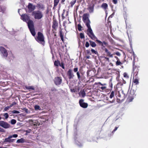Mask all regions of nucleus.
I'll list each match as a JSON object with an SVG mask.
<instances>
[{"mask_svg": "<svg viewBox=\"0 0 148 148\" xmlns=\"http://www.w3.org/2000/svg\"><path fill=\"white\" fill-rule=\"evenodd\" d=\"M34 109L36 110H41L40 107L38 105H36L34 106Z\"/></svg>", "mask_w": 148, "mask_h": 148, "instance_id": "32", "label": "nucleus"}, {"mask_svg": "<svg viewBox=\"0 0 148 148\" xmlns=\"http://www.w3.org/2000/svg\"><path fill=\"white\" fill-rule=\"evenodd\" d=\"M94 4H92V5H90L89 6L87 9L90 13L93 12L94 9Z\"/></svg>", "mask_w": 148, "mask_h": 148, "instance_id": "21", "label": "nucleus"}, {"mask_svg": "<svg viewBox=\"0 0 148 148\" xmlns=\"http://www.w3.org/2000/svg\"><path fill=\"white\" fill-rule=\"evenodd\" d=\"M64 12H63L62 14V19H64L65 18V17L64 16Z\"/></svg>", "mask_w": 148, "mask_h": 148, "instance_id": "51", "label": "nucleus"}, {"mask_svg": "<svg viewBox=\"0 0 148 148\" xmlns=\"http://www.w3.org/2000/svg\"><path fill=\"white\" fill-rule=\"evenodd\" d=\"M60 37L61 38V40L62 41H64V37L63 36L62 32V31L61 30V31L60 32Z\"/></svg>", "mask_w": 148, "mask_h": 148, "instance_id": "33", "label": "nucleus"}, {"mask_svg": "<svg viewBox=\"0 0 148 148\" xmlns=\"http://www.w3.org/2000/svg\"><path fill=\"white\" fill-rule=\"evenodd\" d=\"M16 104V103L15 102H13L12 104H11L9 106L10 108H11L14 105Z\"/></svg>", "mask_w": 148, "mask_h": 148, "instance_id": "49", "label": "nucleus"}, {"mask_svg": "<svg viewBox=\"0 0 148 148\" xmlns=\"http://www.w3.org/2000/svg\"><path fill=\"white\" fill-rule=\"evenodd\" d=\"M3 116L6 119H8L9 117L8 114L7 113H4Z\"/></svg>", "mask_w": 148, "mask_h": 148, "instance_id": "40", "label": "nucleus"}, {"mask_svg": "<svg viewBox=\"0 0 148 148\" xmlns=\"http://www.w3.org/2000/svg\"><path fill=\"white\" fill-rule=\"evenodd\" d=\"M76 0H75L74 1H72L70 3L71 4L72 6L74 5V4L76 3Z\"/></svg>", "mask_w": 148, "mask_h": 148, "instance_id": "43", "label": "nucleus"}, {"mask_svg": "<svg viewBox=\"0 0 148 148\" xmlns=\"http://www.w3.org/2000/svg\"><path fill=\"white\" fill-rule=\"evenodd\" d=\"M86 52L87 54H90V55H91V53L90 52V50H87Z\"/></svg>", "mask_w": 148, "mask_h": 148, "instance_id": "55", "label": "nucleus"}, {"mask_svg": "<svg viewBox=\"0 0 148 148\" xmlns=\"http://www.w3.org/2000/svg\"><path fill=\"white\" fill-rule=\"evenodd\" d=\"M112 2L114 4H116L117 3V0H112Z\"/></svg>", "mask_w": 148, "mask_h": 148, "instance_id": "53", "label": "nucleus"}, {"mask_svg": "<svg viewBox=\"0 0 148 148\" xmlns=\"http://www.w3.org/2000/svg\"><path fill=\"white\" fill-rule=\"evenodd\" d=\"M29 11L30 12H33L36 9V6L35 5H33L31 3H29L27 7Z\"/></svg>", "mask_w": 148, "mask_h": 148, "instance_id": "16", "label": "nucleus"}, {"mask_svg": "<svg viewBox=\"0 0 148 148\" xmlns=\"http://www.w3.org/2000/svg\"><path fill=\"white\" fill-rule=\"evenodd\" d=\"M3 130V129L2 128L0 127V131L2 132Z\"/></svg>", "mask_w": 148, "mask_h": 148, "instance_id": "63", "label": "nucleus"}, {"mask_svg": "<svg viewBox=\"0 0 148 148\" xmlns=\"http://www.w3.org/2000/svg\"><path fill=\"white\" fill-rule=\"evenodd\" d=\"M12 112L13 114H19L20 113L19 111L16 110H13Z\"/></svg>", "mask_w": 148, "mask_h": 148, "instance_id": "41", "label": "nucleus"}, {"mask_svg": "<svg viewBox=\"0 0 148 148\" xmlns=\"http://www.w3.org/2000/svg\"><path fill=\"white\" fill-rule=\"evenodd\" d=\"M29 29L34 28L33 22L32 21L29 20L27 23Z\"/></svg>", "mask_w": 148, "mask_h": 148, "instance_id": "20", "label": "nucleus"}, {"mask_svg": "<svg viewBox=\"0 0 148 148\" xmlns=\"http://www.w3.org/2000/svg\"><path fill=\"white\" fill-rule=\"evenodd\" d=\"M59 66L61 67L62 68L64 69H65V67L64 66V64L63 62H61V63L60 64Z\"/></svg>", "mask_w": 148, "mask_h": 148, "instance_id": "36", "label": "nucleus"}, {"mask_svg": "<svg viewBox=\"0 0 148 148\" xmlns=\"http://www.w3.org/2000/svg\"><path fill=\"white\" fill-rule=\"evenodd\" d=\"M86 58L87 59H90V56H87Z\"/></svg>", "mask_w": 148, "mask_h": 148, "instance_id": "59", "label": "nucleus"}, {"mask_svg": "<svg viewBox=\"0 0 148 148\" xmlns=\"http://www.w3.org/2000/svg\"><path fill=\"white\" fill-rule=\"evenodd\" d=\"M136 86H132L131 89L129 93V96L127 98L129 102H130L132 101L134 97L136 96L135 92L136 90Z\"/></svg>", "mask_w": 148, "mask_h": 148, "instance_id": "5", "label": "nucleus"}, {"mask_svg": "<svg viewBox=\"0 0 148 148\" xmlns=\"http://www.w3.org/2000/svg\"><path fill=\"white\" fill-rule=\"evenodd\" d=\"M51 90L52 91H56L57 90L55 88H53L51 89Z\"/></svg>", "mask_w": 148, "mask_h": 148, "instance_id": "52", "label": "nucleus"}, {"mask_svg": "<svg viewBox=\"0 0 148 148\" xmlns=\"http://www.w3.org/2000/svg\"><path fill=\"white\" fill-rule=\"evenodd\" d=\"M35 39L38 43L44 45L45 41V37L43 34L40 32H38L37 33V36L35 37Z\"/></svg>", "mask_w": 148, "mask_h": 148, "instance_id": "4", "label": "nucleus"}, {"mask_svg": "<svg viewBox=\"0 0 148 148\" xmlns=\"http://www.w3.org/2000/svg\"><path fill=\"white\" fill-rule=\"evenodd\" d=\"M60 0H54V7H56L58 4Z\"/></svg>", "mask_w": 148, "mask_h": 148, "instance_id": "31", "label": "nucleus"}, {"mask_svg": "<svg viewBox=\"0 0 148 148\" xmlns=\"http://www.w3.org/2000/svg\"><path fill=\"white\" fill-rule=\"evenodd\" d=\"M123 76L125 78L127 79H128L129 78V76L126 73V72L124 73L123 74Z\"/></svg>", "mask_w": 148, "mask_h": 148, "instance_id": "37", "label": "nucleus"}, {"mask_svg": "<svg viewBox=\"0 0 148 148\" xmlns=\"http://www.w3.org/2000/svg\"><path fill=\"white\" fill-rule=\"evenodd\" d=\"M104 58L106 60V61H107L109 62V59L107 57H104Z\"/></svg>", "mask_w": 148, "mask_h": 148, "instance_id": "56", "label": "nucleus"}, {"mask_svg": "<svg viewBox=\"0 0 148 148\" xmlns=\"http://www.w3.org/2000/svg\"><path fill=\"white\" fill-rule=\"evenodd\" d=\"M60 62L58 60L55 61L54 62V65L56 66H58L59 65Z\"/></svg>", "mask_w": 148, "mask_h": 148, "instance_id": "30", "label": "nucleus"}, {"mask_svg": "<svg viewBox=\"0 0 148 148\" xmlns=\"http://www.w3.org/2000/svg\"><path fill=\"white\" fill-rule=\"evenodd\" d=\"M82 26L80 24H78L77 25V29L79 31H81L82 29Z\"/></svg>", "mask_w": 148, "mask_h": 148, "instance_id": "34", "label": "nucleus"}, {"mask_svg": "<svg viewBox=\"0 0 148 148\" xmlns=\"http://www.w3.org/2000/svg\"><path fill=\"white\" fill-rule=\"evenodd\" d=\"M80 38L81 39L84 38V36L83 33H80Z\"/></svg>", "mask_w": 148, "mask_h": 148, "instance_id": "42", "label": "nucleus"}, {"mask_svg": "<svg viewBox=\"0 0 148 148\" xmlns=\"http://www.w3.org/2000/svg\"><path fill=\"white\" fill-rule=\"evenodd\" d=\"M89 14L87 13L84 14L82 16L83 20L88 28L87 30V34L92 40H95L97 37L94 34L90 25V22L88 18Z\"/></svg>", "mask_w": 148, "mask_h": 148, "instance_id": "1", "label": "nucleus"}, {"mask_svg": "<svg viewBox=\"0 0 148 148\" xmlns=\"http://www.w3.org/2000/svg\"><path fill=\"white\" fill-rule=\"evenodd\" d=\"M25 88L27 90H34L35 89L34 87L33 86H25Z\"/></svg>", "mask_w": 148, "mask_h": 148, "instance_id": "27", "label": "nucleus"}, {"mask_svg": "<svg viewBox=\"0 0 148 148\" xmlns=\"http://www.w3.org/2000/svg\"><path fill=\"white\" fill-rule=\"evenodd\" d=\"M122 94L120 93L119 92H118L117 95V97H118L117 99V101L119 103H120L123 101L125 98H123L122 97Z\"/></svg>", "mask_w": 148, "mask_h": 148, "instance_id": "15", "label": "nucleus"}, {"mask_svg": "<svg viewBox=\"0 0 148 148\" xmlns=\"http://www.w3.org/2000/svg\"><path fill=\"white\" fill-rule=\"evenodd\" d=\"M10 108V106H7V107H5L4 109V111H7L8 110L9 108Z\"/></svg>", "mask_w": 148, "mask_h": 148, "instance_id": "44", "label": "nucleus"}, {"mask_svg": "<svg viewBox=\"0 0 148 148\" xmlns=\"http://www.w3.org/2000/svg\"><path fill=\"white\" fill-rule=\"evenodd\" d=\"M128 91V89L122 90L121 93L122 94V98H125L126 97Z\"/></svg>", "mask_w": 148, "mask_h": 148, "instance_id": "18", "label": "nucleus"}, {"mask_svg": "<svg viewBox=\"0 0 148 148\" xmlns=\"http://www.w3.org/2000/svg\"><path fill=\"white\" fill-rule=\"evenodd\" d=\"M114 91H112L110 96V98H112L114 96Z\"/></svg>", "mask_w": 148, "mask_h": 148, "instance_id": "38", "label": "nucleus"}, {"mask_svg": "<svg viewBox=\"0 0 148 148\" xmlns=\"http://www.w3.org/2000/svg\"><path fill=\"white\" fill-rule=\"evenodd\" d=\"M89 46V44L88 42H86L85 44V46L86 47H88Z\"/></svg>", "mask_w": 148, "mask_h": 148, "instance_id": "48", "label": "nucleus"}, {"mask_svg": "<svg viewBox=\"0 0 148 148\" xmlns=\"http://www.w3.org/2000/svg\"><path fill=\"white\" fill-rule=\"evenodd\" d=\"M140 66H137L135 65H133V70L134 71V75L135 77L138 75V72L139 71Z\"/></svg>", "mask_w": 148, "mask_h": 148, "instance_id": "10", "label": "nucleus"}, {"mask_svg": "<svg viewBox=\"0 0 148 148\" xmlns=\"http://www.w3.org/2000/svg\"><path fill=\"white\" fill-rule=\"evenodd\" d=\"M16 123V121L15 119H12L11 121V123L13 125L15 124Z\"/></svg>", "mask_w": 148, "mask_h": 148, "instance_id": "39", "label": "nucleus"}, {"mask_svg": "<svg viewBox=\"0 0 148 148\" xmlns=\"http://www.w3.org/2000/svg\"><path fill=\"white\" fill-rule=\"evenodd\" d=\"M32 15L36 19H40L43 17V14L42 12L39 10H35L32 12Z\"/></svg>", "mask_w": 148, "mask_h": 148, "instance_id": "6", "label": "nucleus"}, {"mask_svg": "<svg viewBox=\"0 0 148 148\" xmlns=\"http://www.w3.org/2000/svg\"><path fill=\"white\" fill-rule=\"evenodd\" d=\"M65 1V0H61V3H63Z\"/></svg>", "mask_w": 148, "mask_h": 148, "instance_id": "60", "label": "nucleus"}, {"mask_svg": "<svg viewBox=\"0 0 148 148\" xmlns=\"http://www.w3.org/2000/svg\"><path fill=\"white\" fill-rule=\"evenodd\" d=\"M91 51L92 53H94L95 54H97V52L95 51V50H94L93 49H91Z\"/></svg>", "mask_w": 148, "mask_h": 148, "instance_id": "46", "label": "nucleus"}, {"mask_svg": "<svg viewBox=\"0 0 148 148\" xmlns=\"http://www.w3.org/2000/svg\"><path fill=\"white\" fill-rule=\"evenodd\" d=\"M66 75L68 78L70 79H73L75 76L72 70L71 69L68 70L66 73Z\"/></svg>", "mask_w": 148, "mask_h": 148, "instance_id": "8", "label": "nucleus"}, {"mask_svg": "<svg viewBox=\"0 0 148 148\" xmlns=\"http://www.w3.org/2000/svg\"><path fill=\"white\" fill-rule=\"evenodd\" d=\"M96 41L97 42L99 45L101 46L102 49L105 51L107 56L109 57L110 58H113L114 54H111L110 51H109L105 47L106 46L108 47V43L105 41H103V42L101 41L97 40Z\"/></svg>", "mask_w": 148, "mask_h": 148, "instance_id": "3", "label": "nucleus"}, {"mask_svg": "<svg viewBox=\"0 0 148 148\" xmlns=\"http://www.w3.org/2000/svg\"><path fill=\"white\" fill-rule=\"evenodd\" d=\"M0 126L5 129L8 128L10 126L8 123L3 121H0Z\"/></svg>", "mask_w": 148, "mask_h": 148, "instance_id": "11", "label": "nucleus"}, {"mask_svg": "<svg viewBox=\"0 0 148 148\" xmlns=\"http://www.w3.org/2000/svg\"><path fill=\"white\" fill-rule=\"evenodd\" d=\"M37 95V94H34L33 95V96H35Z\"/></svg>", "mask_w": 148, "mask_h": 148, "instance_id": "64", "label": "nucleus"}, {"mask_svg": "<svg viewBox=\"0 0 148 148\" xmlns=\"http://www.w3.org/2000/svg\"><path fill=\"white\" fill-rule=\"evenodd\" d=\"M101 7L106 12L108 8V5L106 3H103L101 5Z\"/></svg>", "mask_w": 148, "mask_h": 148, "instance_id": "22", "label": "nucleus"}, {"mask_svg": "<svg viewBox=\"0 0 148 148\" xmlns=\"http://www.w3.org/2000/svg\"><path fill=\"white\" fill-rule=\"evenodd\" d=\"M21 19L24 21H27L30 20L29 16L27 14H22L21 15Z\"/></svg>", "mask_w": 148, "mask_h": 148, "instance_id": "17", "label": "nucleus"}, {"mask_svg": "<svg viewBox=\"0 0 148 148\" xmlns=\"http://www.w3.org/2000/svg\"><path fill=\"white\" fill-rule=\"evenodd\" d=\"M80 93L83 97H84L86 96V94L84 89L81 90L80 92Z\"/></svg>", "mask_w": 148, "mask_h": 148, "instance_id": "28", "label": "nucleus"}, {"mask_svg": "<svg viewBox=\"0 0 148 148\" xmlns=\"http://www.w3.org/2000/svg\"><path fill=\"white\" fill-rule=\"evenodd\" d=\"M25 142V140L23 138H21L20 139H18L16 141V143H24Z\"/></svg>", "mask_w": 148, "mask_h": 148, "instance_id": "24", "label": "nucleus"}, {"mask_svg": "<svg viewBox=\"0 0 148 148\" xmlns=\"http://www.w3.org/2000/svg\"><path fill=\"white\" fill-rule=\"evenodd\" d=\"M29 29L32 35L34 36L36 35V32L34 28Z\"/></svg>", "mask_w": 148, "mask_h": 148, "instance_id": "25", "label": "nucleus"}, {"mask_svg": "<svg viewBox=\"0 0 148 148\" xmlns=\"http://www.w3.org/2000/svg\"><path fill=\"white\" fill-rule=\"evenodd\" d=\"M71 91H72L73 92H75V90L74 89H73V90L71 89Z\"/></svg>", "mask_w": 148, "mask_h": 148, "instance_id": "61", "label": "nucleus"}, {"mask_svg": "<svg viewBox=\"0 0 148 148\" xmlns=\"http://www.w3.org/2000/svg\"><path fill=\"white\" fill-rule=\"evenodd\" d=\"M58 27V23L56 19L53 18L52 22V28L54 30L56 31Z\"/></svg>", "mask_w": 148, "mask_h": 148, "instance_id": "12", "label": "nucleus"}, {"mask_svg": "<svg viewBox=\"0 0 148 148\" xmlns=\"http://www.w3.org/2000/svg\"><path fill=\"white\" fill-rule=\"evenodd\" d=\"M114 58L117 60H119V58H118V57L117 56H115Z\"/></svg>", "mask_w": 148, "mask_h": 148, "instance_id": "57", "label": "nucleus"}, {"mask_svg": "<svg viewBox=\"0 0 148 148\" xmlns=\"http://www.w3.org/2000/svg\"><path fill=\"white\" fill-rule=\"evenodd\" d=\"M10 136L11 138L12 137L16 138L18 137V135L17 134H14L12 135H10Z\"/></svg>", "mask_w": 148, "mask_h": 148, "instance_id": "45", "label": "nucleus"}, {"mask_svg": "<svg viewBox=\"0 0 148 148\" xmlns=\"http://www.w3.org/2000/svg\"><path fill=\"white\" fill-rule=\"evenodd\" d=\"M78 71V68L77 67L75 68L73 70V71L74 72H76V74L77 77V78L79 80V81H82V80L84 79V77L83 76V75H80L79 72Z\"/></svg>", "mask_w": 148, "mask_h": 148, "instance_id": "7", "label": "nucleus"}, {"mask_svg": "<svg viewBox=\"0 0 148 148\" xmlns=\"http://www.w3.org/2000/svg\"><path fill=\"white\" fill-rule=\"evenodd\" d=\"M113 54H114V55L116 54L117 56H120L121 55L120 53L119 52H117L116 53H113Z\"/></svg>", "mask_w": 148, "mask_h": 148, "instance_id": "47", "label": "nucleus"}, {"mask_svg": "<svg viewBox=\"0 0 148 148\" xmlns=\"http://www.w3.org/2000/svg\"><path fill=\"white\" fill-rule=\"evenodd\" d=\"M118 128V127H115L114 129L113 130V131L112 132V133H113L115 132L117 130Z\"/></svg>", "mask_w": 148, "mask_h": 148, "instance_id": "50", "label": "nucleus"}, {"mask_svg": "<svg viewBox=\"0 0 148 148\" xmlns=\"http://www.w3.org/2000/svg\"><path fill=\"white\" fill-rule=\"evenodd\" d=\"M116 72H117L116 73L117 74H118L119 75V76H120L119 73H119V71H117Z\"/></svg>", "mask_w": 148, "mask_h": 148, "instance_id": "58", "label": "nucleus"}, {"mask_svg": "<svg viewBox=\"0 0 148 148\" xmlns=\"http://www.w3.org/2000/svg\"><path fill=\"white\" fill-rule=\"evenodd\" d=\"M0 51L2 54L3 56L7 58L8 56V53L6 49L3 47H0Z\"/></svg>", "mask_w": 148, "mask_h": 148, "instance_id": "9", "label": "nucleus"}, {"mask_svg": "<svg viewBox=\"0 0 148 148\" xmlns=\"http://www.w3.org/2000/svg\"><path fill=\"white\" fill-rule=\"evenodd\" d=\"M98 87L101 90V91H104L106 90H111L112 88V80L110 79L108 84L106 83L102 84L99 82L97 83Z\"/></svg>", "mask_w": 148, "mask_h": 148, "instance_id": "2", "label": "nucleus"}, {"mask_svg": "<svg viewBox=\"0 0 148 148\" xmlns=\"http://www.w3.org/2000/svg\"><path fill=\"white\" fill-rule=\"evenodd\" d=\"M11 137H10V136H9L8 138H6L5 139L3 142H8L9 143L13 142L15 139H11Z\"/></svg>", "mask_w": 148, "mask_h": 148, "instance_id": "19", "label": "nucleus"}, {"mask_svg": "<svg viewBox=\"0 0 148 148\" xmlns=\"http://www.w3.org/2000/svg\"><path fill=\"white\" fill-rule=\"evenodd\" d=\"M37 7L39 9H40L42 10H43L45 8L44 5L42 4H37Z\"/></svg>", "mask_w": 148, "mask_h": 148, "instance_id": "23", "label": "nucleus"}, {"mask_svg": "<svg viewBox=\"0 0 148 148\" xmlns=\"http://www.w3.org/2000/svg\"><path fill=\"white\" fill-rule=\"evenodd\" d=\"M123 83L124 84H125L126 82V81L124 80L123 79Z\"/></svg>", "mask_w": 148, "mask_h": 148, "instance_id": "62", "label": "nucleus"}, {"mask_svg": "<svg viewBox=\"0 0 148 148\" xmlns=\"http://www.w3.org/2000/svg\"><path fill=\"white\" fill-rule=\"evenodd\" d=\"M52 31L53 32L54 34H56V30H54V29H52Z\"/></svg>", "mask_w": 148, "mask_h": 148, "instance_id": "54", "label": "nucleus"}, {"mask_svg": "<svg viewBox=\"0 0 148 148\" xmlns=\"http://www.w3.org/2000/svg\"><path fill=\"white\" fill-rule=\"evenodd\" d=\"M84 99H80L79 101V105L81 107L83 108H86L88 106V104L87 103L84 102Z\"/></svg>", "mask_w": 148, "mask_h": 148, "instance_id": "13", "label": "nucleus"}, {"mask_svg": "<svg viewBox=\"0 0 148 148\" xmlns=\"http://www.w3.org/2000/svg\"><path fill=\"white\" fill-rule=\"evenodd\" d=\"M133 82L136 85H137L139 84V81L138 80L137 78H136L135 79H133Z\"/></svg>", "mask_w": 148, "mask_h": 148, "instance_id": "29", "label": "nucleus"}, {"mask_svg": "<svg viewBox=\"0 0 148 148\" xmlns=\"http://www.w3.org/2000/svg\"><path fill=\"white\" fill-rule=\"evenodd\" d=\"M62 82V79L61 77H58L55 78L54 83L56 85H60Z\"/></svg>", "mask_w": 148, "mask_h": 148, "instance_id": "14", "label": "nucleus"}, {"mask_svg": "<svg viewBox=\"0 0 148 148\" xmlns=\"http://www.w3.org/2000/svg\"><path fill=\"white\" fill-rule=\"evenodd\" d=\"M122 64V62H121L119 60H117L116 62V66L120 65Z\"/></svg>", "mask_w": 148, "mask_h": 148, "instance_id": "35", "label": "nucleus"}, {"mask_svg": "<svg viewBox=\"0 0 148 148\" xmlns=\"http://www.w3.org/2000/svg\"><path fill=\"white\" fill-rule=\"evenodd\" d=\"M89 42L90 43V46H91L92 47H95L96 46V45L95 42L91 40H89Z\"/></svg>", "mask_w": 148, "mask_h": 148, "instance_id": "26", "label": "nucleus"}]
</instances>
